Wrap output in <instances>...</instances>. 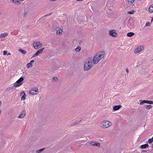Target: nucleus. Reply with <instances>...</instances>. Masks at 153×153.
I'll return each mask as SVG.
<instances>
[{"mask_svg":"<svg viewBox=\"0 0 153 153\" xmlns=\"http://www.w3.org/2000/svg\"><path fill=\"white\" fill-rule=\"evenodd\" d=\"M20 1H23V0H20Z\"/></svg>","mask_w":153,"mask_h":153,"instance_id":"obj_43","label":"nucleus"},{"mask_svg":"<svg viewBox=\"0 0 153 153\" xmlns=\"http://www.w3.org/2000/svg\"><path fill=\"white\" fill-rule=\"evenodd\" d=\"M23 16L25 17L26 16V15H27V13L26 12H24V13H23Z\"/></svg>","mask_w":153,"mask_h":153,"instance_id":"obj_36","label":"nucleus"},{"mask_svg":"<svg viewBox=\"0 0 153 153\" xmlns=\"http://www.w3.org/2000/svg\"><path fill=\"white\" fill-rule=\"evenodd\" d=\"M33 45L34 48L36 49H39L42 46V44L38 41L34 42Z\"/></svg>","mask_w":153,"mask_h":153,"instance_id":"obj_5","label":"nucleus"},{"mask_svg":"<svg viewBox=\"0 0 153 153\" xmlns=\"http://www.w3.org/2000/svg\"><path fill=\"white\" fill-rule=\"evenodd\" d=\"M92 57L87 58L84 63V69L85 71L89 70L93 66L94 64L92 61Z\"/></svg>","mask_w":153,"mask_h":153,"instance_id":"obj_2","label":"nucleus"},{"mask_svg":"<svg viewBox=\"0 0 153 153\" xmlns=\"http://www.w3.org/2000/svg\"><path fill=\"white\" fill-rule=\"evenodd\" d=\"M152 107V105H147L146 107V108L148 109H150Z\"/></svg>","mask_w":153,"mask_h":153,"instance_id":"obj_31","label":"nucleus"},{"mask_svg":"<svg viewBox=\"0 0 153 153\" xmlns=\"http://www.w3.org/2000/svg\"><path fill=\"white\" fill-rule=\"evenodd\" d=\"M147 100H143L141 102H140V105H141L144 103H147Z\"/></svg>","mask_w":153,"mask_h":153,"instance_id":"obj_28","label":"nucleus"},{"mask_svg":"<svg viewBox=\"0 0 153 153\" xmlns=\"http://www.w3.org/2000/svg\"><path fill=\"white\" fill-rule=\"evenodd\" d=\"M45 48H43L39 50L38 51H37L36 53L32 56L31 57V58H33L34 57H35L38 56L39 54H40L42 53L44 49Z\"/></svg>","mask_w":153,"mask_h":153,"instance_id":"obj_8","label":"nucleus"},{"mask_svg":"<svg viewBox=\"0 0 153 153\" xmlns=\"http://www.w3.org/2000/svg\"><path fill=\"white\" fill-rule=\"evenodd\" d=\"M52 80L53 81L57 82L58 81V79L57 77H54L53 78Z\"/></svg>","mask_w":153,"mask_h":153,"instance_id":"obj_26","label":"nucleus"},{"mask_svg":"<svg viewBox=\"0 0 153 153\" xmlns=\"http://www.w3.org/2000/svg\"><path fill=\"white\" fill-rule=\"evenodd\" d=\"M126 71L127 72V73H128V68H126Z\"/></svg>","mask_w":153,"mask_h":153,"instance_id":"obj_37","label":"nucleus"},{"mask_svg":"<svg viewBox=\"0 0 153 153\" xmlns=\"http://www.w3.org/2000/svg\"><path fill=\"white\" fill-rule=\"evenodd\" d=\"M8 35L7 33H1L0 35V38H4L6 37Z\"/></svg>","mask_w":153,"mask_h":153,"instance_id":"obj_14","label":"nucleus"},{"mask_svg":"<svg viewBox=\"0 0 153 153\" xmlns=\"http://www.w3.org/2000/svg\"><path fill=\"white\" fill-rule=\"evenodd\" d=\"M1 102L0 101V106L1 105Z\"/></svg>","mask_w":153,"mask_h":153,"instance_id":"obj_40","label":"nucleus"},{"mask_svg":"<svg viewBox=\"0 0 153 153\" xmlns=\"http://www.w3.org/2000/svg\"><path fill=\"white\" fill-rule=\"evenodd\" d=\"M50 14H49V15H50ZM48 15H46V16H48Z\"/></svg>","mask_w":153,"mask_h":153,"instance_id":"obj_42","label":"nucleus"},{"mask_svg":"<svg viewBox=\"0 0 153 153\" xmlns=\"http://www.w3.org/2000/svg\"><path fill=\"white\" fill-rule=\"evenodd\" d=\"M38 89H33L30 91L29 94L31 95L36 94L38 92Z\"/></svg>","mask_w":153,"mask_h":153,"instance_id":"obj_10","label":"nucleus"},{"mask_svg":"<svg viewBox=\"0 0 153 153\" xmlns=\"http://www.w3.org/2000/svg\"><path fill=\"white\" fill-rule=\"evenodd\" d=\"M24 80V78L22 77H21L15 83L13 86L15 87L19 86L22 84V82Z\"/></svg>","mask_w":153,"mask_h":153,"instance_id":"obj_4","label":"nucleus"},{"mask_svg":"<svg viewBox=\"0 0 153 153\" xmlns=\"http://www.w3.org/2000/svg\"><path fill=\"white\" fill-rule=\"evenodd\" d=\"M34 62V60H32L30 61V63H32Z\"/></svg>","mask_w":153,"mask_h":153,"instance_id":"obj_38","label":"nucleus"},{"mask_svg":"<svg viewBox=\"0 0 153 153\" xmlns=\"http://www.w3.org/2000/svg\"><path fill=\"white\" fill-rule=\"evenodd\" d=\"M7 51H3V55H5L7 54Z\"/></svg>","mask_w":153,"mask_h":153,"instance_id":"obj_34","label":"nucleus"},{"mask_svg":"<svg viewBox=\"0 0 153 153\" xmlns=\"http://www.w3.org/2000/svg\"><path fill=\"white\" fill-rule=\"evenodd\" d=\"M149 145L147 144H145L144 145H142L140 146V148L142 149H145L148 147Z\"/></svg>","mask_w":153,"mask_h":153,"instance_id":"obj_17","label":"nucleus"},{"mask_svg":"<svg viewBox=\"0 0 153 153\" xmlns=\"http://www.w3.org/2000/svg\"><path fill=\"white\" fill-rule=\"evenodd\" d=\"M147 103L149 104H153V102L151 101L147 100Z\"/></svg>","mask_w":153,"mask_h":153,"instance_id":"obj_30","label":"nucleus"},{"mask_svg":"<svg viewBox=\"0 0 153 153\" xmlns=\"http://www.w3.org/2000/svg\"><path fill=\"white\" fill-rule=\"evenodd\" d=\"M81 47L79 46H78L76 47L75 49V51L76 52H79L81 50Z\"/></svg>","mask_w":153,"mask_h":153,"instance_id":"obj_23","label":"nucleus"},{"mask_svg":"<svg viewBox=\"0 0 153 153\" xmlns=\"http://www.w3.org/2000/svg\"><path fill=\"white\" fill-rule=\"evenodd\" d=\"M105 55L104 51L99 52L96 53L93 57H91L92 61L94 64H97L102 59L104 58Z\"/></svg>","mask_w":153,"mask_h":153,"instance_id":"obj_1","label":"nucleus"},{"mask_svg":"<svg viewBox=\"0 0 153 153\" xmlns=\"http://www.w3.org/2000/svg\"><path fill=\"white\" fill-rule=\"evenodd\" d=\"M134 10H132L130 11H128V13L132 14L134 13Z\"/></svg>","mask_w":153,"mask_h":153,"instance_id":"obj_27","label":"nucleus"},{"mask_svg":"<svg viewBox=\"0 0 153 153\" xmlns=\"http://www.w3.org/2000/svg\"><path fill=\"white\" fill-rule=\"evenodd\" d=\"M150 25V24L149 22H147L146 23L145 26H149Z\"/></svg>","mask_w":153,"mask_h":153,"instance_id":"obj_33","label":"nucleus"},{"mask_svg":"<svg viewBox=\"0 0 153 153\" xmlns=\"http://www.w3.org/2000/svg\"><path fill=\"white\" fill-rule=\"evenodd\" d=\"M149 11L152 13L153 12V4L152 5L149 7Z\"/></svg>","mask_w":153,"mask_h":153,"instance_id":"obj_21","label":"nucleus"},{"mask_svg":"<svg viewBox=\"0 0 153 153\" xmlns=\"http://www.w3.org/2000/svg\"><path fill=\"white\" fill-rule=\"evenodd\" d=\"M45 48H43L39 50L38 51H37L36 53L32 56L31 57V58H33L34 57H35L38 56L39 54H40L42 53L44 49Z\"/></svg>","mask_w":153,"mask_h":153,"instance_id":"obj_7","label":"nucleus"},{"mask_svg":"<svg viewBox=\"0 0 153 153\" xmlns=\"http://www.w3.org/2000/svg\"><path fill=\"white\" fill-rule=\"evenodd\" d=\"M25 96H22L21 100H24L26 99V98L25 97Z\"/></svg>","mask_w":153,"mask_h":153,"instance_id":"obj_35","label":"nucleus"},{"mask_svg":"<svg viewBox=\"0 0 153 153\" xmlns=\"http://www.w3.org/2000/svg\"><path fill=\"white\" fill-rule=\"evenodd\" d=\"M26 113L25 111H22L21 112L20 115L18 117V118L21 119L23 118L25 116Z\"/></svg>","mask_w":153,"mask_h":153,"instance_id":"obj_13","label":"nucleus"},{"mask_svg":"<svg viewBox=\"0 0 153 153\" xmlns=\"http://www.w3.org/2000/svg\"><path fill=\"white\" fill-rule=\"evenodd\" d=\"M62 29L61 28H60L59 30H57L56 33L58 35H61L62 34Z\"/></svg>","mask_w":153,"mask_h":153,"instance_id":"obj_18","label":"nucleus"},{"mask_svg":"<svg viewBox=\"0 0 153 153\" xmlns=\"http://www.w3.org/2000/svg\"><path fill=\"white\" fill-rule=\"evenodd\" d=\"M45 48H43L39 50L38 51H37L36 53L32 56L31 57V58H33L34 57H35L38 56L39 54H40L42 53L44 49Z\"/></svg>","mask_w":153,"mask_h":153,"instance_id":"obj_9","label":"nucleus"},{"mask_svg":"<svg viewBox=\"0 0 153 153\" xmlns=\"http://www.w3.org/2000/svg\"><path fill=\"white\" fill-rule=\"evenodd\" d=\"M13 3L17 4L19 5L21 4V1L20 0H11Z\"/></svg>","mask_w":153,"mask_h":153,"instance_id":"obj_16","label":"nucleus"},{"mask_svg":"<svg viewBox=\"0 0 153 153\" xmlns=\"http://www.w3.org/2000/svg\"><path fill=\"white\" fill-rule=\"evenodd\" d=\"M112 124V123L110 121L104 120L101 122L100 126L102 128H106L109 127Z\"/></svg>","mask_w":153,"mask_h":153,"instance_id":"obj_3","label":"nucleus"},{"mask_svg":"<svg viewBox=\"0 0 153 153\" xmlns=\"http://www.w3.org/2000/svg\"><path fill=\"white\" fill-rule=\"evenodd\" d=\"M1 110H0V114H1Z\"/></svg>","mask_w":153,"mask_h":153,"instance_id":"obj_41","label":"nucleus"},{"mask_svg":"<svg viewBox=\"0 0 153 153\" xmlns=\"http://www.w3.org/2000/svg\"><path fill=\"white\" fill-rule=\"evenodd\" d=\"M89 143L93 146H96L98 147H99L100 146V144L97 142H89Z\"/></svg>","mask_w":153,"mask_h":153,"instance_id":"obj_11","label":"nucleus"},{"mask_svg":"<svg viewBox=\"0 0 153 153\" xmlns=\"http://www.w3.org/2000/svg\"><path fill=\"white\" fill-rule=\"evenodd\" d=\"M7 56L10 55V53H7Z\"/></svg>","mask_w":153,"mask_h":153,"instance_id":"obj_39","label":"nucleus"},{"mask_svg":"<svg viewBox=\"0 0 153 153\" xmlns=\"http://www.w3.org/2000/svg\"><path fill=\"white\" fill-rule=\"evenodd\" d=\"M143 47L141 46H139L134 51V52L135 53H138L142 51Z\"/></svg>","mask_w":153,"mask_h":153,"instance_id":"obj_12","label":"nucleus"},{"mask_svg":"<svg viewBox=\"0 0 153 153\" xmlns=\"http://www.w3.org/2000/svg\"><path fill=\"white\" fill-rule=\"evenodd\" d=\"M19 51L20 52L23 54H25L27 53V52L26 51H25L24 50H23L22 49H19Z\"/></svg>","mask_w":153,"mask_h":153,"instance_id":"obj_22","label":"nucleus"},{"mask_svg":"<svg viewBox=\"0 0 153 153\" xmlns=\"http://www.w3.org/2000/svg\"><path fill=\"white\" fill-rule=\"evenodd\" d=\"M121 107V105H115L113 107V109L114 111H115L119 109Z\"/></svg>","mask_w":153,"mask_h":153,"instance_id":"obj_15","label":"nucleus"},{"mask_svg":"<svg viewBox=\"0 0 153 153\" xmlns=\"http://www.w3.org/2000/svg\"><path fill=\"white\" fill-rule=\"evenodd\" d=\"M20 95L21 96H25L26 94L24 91H22L20 93Z\"/></svg>","mask_w":153,"mask_h":153,"instance_id":"obj_25","label":"nucleus"},{"mask_svg":"<svg viewBox=\"0 0 153 153\" xmlns=\"http://www.w3.org/2000/svg\"><path fill=\"white\" fill-rule=\"evenodd\" d=\"M109 34L111 36L113 37H116L117 36V34L116 32V31L114 29L111 30H109Z\"/></svg>","mask_w":153,"mask_h":153,"instance_id":"obj_6","label":"nucleus"},{"mask_svg":"<svg viewBox=\"0 0 153 153\" xmlns=\"http://www.w3.org/2000/svg\"><path fill=\"white\" fill-rule=\"evenodd\" d=\"M32 64L31 63H28L27 65V68H30V67H32Z\"/></svg>","mask_w":153,"mask_h":153,"instance_id":"obj_24","label":"nucleus"},{"mask_svg":"<svg viewBox=\"0 0 153 153\" xmlns=\"http://www.w3.org/2000/svg\"><path fill=\"white\" fill-rule=\"evenodd\" d=\"M134 33L133 32H129L127 33V36L130 37L133 36L134 35Z\"/></svg>","mask_w":153,"mask_h":153,"instance_id":"obj_20","label":"nucleus"},{"mask_svg":"<svg viewBox=\"0 0 153 153\" xmlns=\"http://www.w3.org/2000/svg\"><path fill=\"white\" fill-rule=\"evenodd\" d=\"M128 3H132L135 0H128Z\"/></svg>","mask_w":153,"mask_h":153,"instance_id":"obj_32","label":"nucleus"},{"mask_svg":"<svg viewBox=\"0 0 153 153\" xmlns=\"http://www.w3.org/2000/svg\"><path fill=\"white\" fill-rule=\"evenodd\" d=\"M153 142V140L152 138L148 140V142L149 143H152Z\"/></svg>","mask_w":153,"mask_h":153,"instance_id":"obj_29","label":"nucleus"},{"mask_svg":"<svg viewBox=\"0 0 153 153\" xmlns=\"http://www.w3.org/2000/svg\"><path fill=\"white\" fill-rule=\"evenodd\" d=\"M45 149V148H42L39 150H37L36 151V153H41L44 151Z\"/></svg>","mask_w":153,"mask_h":153,"instance_id":"obj_19","label":"nucleus"}]
</instances>
